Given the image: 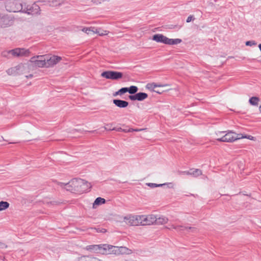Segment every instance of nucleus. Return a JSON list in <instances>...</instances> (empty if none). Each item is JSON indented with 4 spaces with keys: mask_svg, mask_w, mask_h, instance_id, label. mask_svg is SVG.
<instances>
[{
    "mask_svg": "<svg viewBox=\"0 0 261 261\" xmlns=\"http://www.w3.org/2000/svg\"><path fill=\"white\" fill-rule=\"evenodd\" d=\"M99 253L103 254H114L116 255L132 253V250L125 247H117L108 244L101 245V248Z\"/></svg>",
    "mask_w": 261,
    "mask_h": 261,
    "instance_id": "nucleus-3",
    "label": "nucleus"
},
{
    "mask_svg": "<svg viewBox=\"0 0 261 261\" xmlns=\"http://www.w3.org/2000/svg\"><path fill=\"white\" fill-rule=\"evenodd\" d=\"M29 62L33 67L46 68V55L34 56L31 58Z\"/></svg>",
    "mask_w": 261,
    "mask_h": 261,
    "instance_id": "nucleus-7",
    "label": "nucleus"
},
{
    "mask_svg": "<svg viewBox=\"0 0 261 261\" xmlns=\"http://www.w3.org/2000/svg\"><path fill=\"white\" fill-rule=\"evenodd\" d=\"M187 174H190L195 177H197L202 174V171L199 169H196L194 171L187 172Z\"/></svg>",
    "mask_w": 261,
    "mask_h": 261,
    "instance_id": "nucleus-25",
    "label": "nucleus"
},
{
    "mask_svg": "<svg viewBox=\"0 0 261 261\" xmlns=\"http://www.w3.org/2000/svg\"><path fill=\"white\" fill-rule=\"evenodd\" d=\"M12 23V21L9 17L3 15L0 13V25L2 27L11 25Z\"/></svg>",
    "mask_w": 261,
    "mask_h": 261,
    "instance_id": "nucleus-15",
    "label": "nucleus"
},
{
    "mask_svg": "<svg viewBox=\"0 0 261 261\" xmlns=\"http://www.w3.org/2000/svg\"><path fill=\"white\" fill-rule=\"evenodd\" d=\"M106 202V200L101 197L97 198L94 203H93V208H95L98 205H99L102 204H104Z\"/></svg>",
    "mask_w": 261,
    "mask_h": 261,
    "instance_id": "nucleus-19",
    "label": "nucleus"
},
{
    "mask_svg": "<svg viewBox=\"0 0 261 261\" xmlns=\"http://www.w3.org/2000/svg\"><path fill=\"white\" fill-rule=\"evenodd\" d=\"M152 40L157 42H161L168 45L178 44L182 41L180 39H170L161 34L154 35L152 37Z\"/></svg>",
    "mask_w": 261,
    "mask_h": 261,
    "instance_id": "nucleus-4",
    "label": "nucleus"
},
{
    "mask_svg": "<svg viewBox=\"0 0 261 261\" xmlns=\"http://www.w3.org/2000/svg\"><path fill=\"white\" fill-rule=\"evenodd\" d=\"M148 186L152 188H153V187H156L158 186H159L160 185H157L155 184L150 183V184H148Z\"/></svg>",
    "mask_w": 261,
    "mask_h": 261,
    "instance_id": "nucleus-34",
    "label": "nucleus"
},
{
    "mask_svg": "<svg viewBox=\"0 0 261 261\" xmlns=\"http://www.w3.org/2000/svg\"><path fill=\"white\" fill-rule=\"evenodd\" d=\"M10 76H20L26 79H32L34 77V69L32 64L27 63H20L8 68L6 71Z\"/></svg>",
    "mask_w": 261,
    "mask_h": 261,
    "instance_id": "nucleus-2",
    "label": "nucleus"
},
{
    "mask_svg": "<svg viewBox=\"0 0 261 261\" xmlns=\"http://www.w3.org/2000/svg\"><path fill=\"white\" fill-rule=\"evenodd\" d=\"M116 130L118 132H120V131H122L123 129L122 128L120 127V128H117Z\"/></svg>",
    "mask_w": 261,
    "mask_h": 261,
    "instance_id": "nucleus-36",
    "label": "nucleus"
},
{
    "mask_svg": "<svg viewBox=\"0 0 261 261\" xmlns=\"http://www.w3.org/2000/svg\"><path fill=\"white\" fill-rule=\"evenodd\" d=\"M139 215H127L119 217L118 220L122 224L129 226H139Z\"/></svg>",
    "mask_w": 261,
    "mask_h": 261,
    "instance_id": "nucleus-5",
    "label": "nucleus"
},
{
    "mask_svg": "<svg viewBox=\"0 0 261 261\" xmlns=\"http://www.w3.org/2000/svg\"><path fill=\"white\" fill-rule=\"evenodd\" d=\"M113 103L116 106L121 108H126L128 105V102L127 101L119 99L113 100Z\"/></svg>",
    "mask_w": 261,
    "mask_h": 261,
    "instance_id": "nucleus-18",
    "label": "nucleus"
},
{
    "mask_svg": "<svg viewBox=\"0 0 261 261\" xmlns=\"http://www.w3.org/2000/svg\"><path fill=\"white\" fill-rule=\"evenodd\" d=\"M10 204L7 201L0 202V211H5L9 207Z\"/></svg>",
    "mask_w": 261,
    "mask_h": 261,
    "instance_id": "nucleus-24",
    "label": "nucleus"
},
{
    "mask_svg": "<svg viewBox=\"0 0 261 261\" xmlns=\"http://www.w3.org/2000/svg\"><path fill=\"white\" fill-rule=\"evenodd\" d=\"M78 261H99L95 257H92L88 256H83L78 258Z\"/></svg>",
    "mask_w": 261,
    "mask_h": 261,
    "instance_id": "nucleus-21",
    "label": "nucleus"
},
{
    "mask_svg": "<svg viewBox=\"0 0 261 261\" xmlns=\"http://www.w3.org/2000/svg\"><path fill=\"white\" fill-rule=\"evenodd\" d=\"M9 53L11 54L13 57H17L29 56L30 55V51L28 49L20 48L12 49L9 51Z\"/></svg>",
    "mask_w": 261,
    "mask_h": 261,
    "instance_id": "nucleus-12",
    "label": "nucleus"
},
{
    "mask_svg": "<svg viewBox=\"0 0 261 261\" xmlns=\"http://www.w3.org/2000/svg\"><path fill=\"white\" fill-rule=\"evenodd\" d=\"M259 111L261 113V105L259 107Z\"/></svg>",
    "mask_w": 261,
    "mask_h": 261,
    "instance_id": "nucleus-37",
    "label": "nucleus"
},
{
    "mask_svg": "<svg viewBox=\"0 0 261 261\" xmlns=\"http://www.w3.org/2000/svg\"><path fill=\"white\" fill-rule=\"evenodd\" d=\"M40 8L36 4H33L32 5L28 6L27 12L29 14L36 15L40 12Z\"/></svg>",
    "mask_w": 261,
    "mask_h": 261,
    "instance_id": "nucleus-14",
    "label": "nucleus"
},
{
    "mask_svg": "<svg viewBox=\"0 0 261 261\" xmlns=\"http://www.w3.org/2000/svg\"><path fill=\"white\" fill-rule=\"evenodd\" d=\"M148 97L147 94L143 92H139L138 93H136L135 95H130L129 96V98L132 100H139V101H142L146 98H147Z\"/></svg>",
    "mask_w": 261,
    "mask_h": 261,
    "instance_id": "nucleus-16",
    "label": "nucleus"
},
{
    "mask_svg": "<svg viewBox=\"0 0 261 261\" xmlns=\"http://www.w3.org/2000/svg\"><path fill=\"white\" fill-rule=\"evenodd\" d=\"M127 90L129 93L133 94L136 93L138 91V88L135 86H132L129 88H127Z\"/></svg>",
    "mask_w": 261,
    "mask_h": 261,
    "instance_id": "nucleus-28",
    "label": "nucleus"
},
{
    "mask_svg": "<svg viewBox=\"0 0 261 261\" xmlns=\"http://www.w3.org/2000/svg\"><path fill=\"white\" fill-rule=\"evenodd\" d=\"M105 128L106 130H115V128L114 127H112V123L106 124L105 127Z\"/></svg>",
    "mask_w": 261,
    "mask_h": 261,
    "instance_id": "nucleus-32",
    "label": "nucleus"
},
{
    "mask_svg": "<svg viewBox=\"0 0 261 261\" xmlns=\"http://www.w3.org/2000/svg\"><path fill=\"white\" fill-rule=\"evenodd\" d=\"M128 92L127 88H122L119 90H118L117 92H116L115 94V95H121L122 94H124L126 92Z\"/></svg>",
    "mask_w": 261,
    "mask_h": 261,
    "instance_id": "nucleus-31",
    "label": "nucleus"
},
{
    "mask_svg": "<svg viewBox=\"0 0 261 261\" xmlns=\"http://www.w3.org/2000/svg\"><path fill=\"white\" fill-rule=\"evenodd\" d=\"M240 134L229 130L227 132L225 131V134L223 138H222L221 140L222 142H232L237 140H239Z\"/></svg>",
    "mask_w": 261,
    "mask_h": 261,
    "instance_id": "nucleus-10",
    "label": "nucleus"
},
{
    "mask_svg": "<svg viewBox=\"0 0 261 261\" xmlns=\"http://www.w3.org/2000/svg\"><path fill=\"white\" fill-rule=\"evenodd\" d=\"M139 226L151 225L154 224L155 215H139Z\"/></svg>",
    "mask_w": 261,
    "mask_h": 261,
    "instance_id": "nucleus-8",
    "label": "nucleus"
},
{
    "mask_svg": "<svg viewBox=\"0 0 261 261\" xmlns=\"http://www.w3.org/2000/svg\"><path fill=\"white\" fill-rule=\"evenodd\" d=\"M252 44H255L254 43H252V42L251 41H247L246 42V45H251Z\"/></svg>",
    "mask_w": 261,
    "mask_h": 261,
    "instance_id": "nucleus-35",
    "label": "nucleus"
},
{
    "mask_svg": "<svg viewBox=\"0 0 261 261\" xmlns=\"http://www.w3.org/2000/svg\"><path fill=\"white\" fill-rule=\"evenodd\" d=\"M155 222L154 224L156 225H164L167 224L168 222V219L165 216H159L157 217L155 215Z\"/></svg>",
    "mask_w": 261,
    "mask_h": 261,
    "instance_id": "nucleus-17",
    "label": "nucleus"
},
{
    "mask_svg": "<svg viewBox=\"0 0 261 261\" xmlns=\"http://www.w3.org/2000/svg\"><path fill=\"white\" fill-rule=\"evenodd\" d=\"M62 60V57L56 55H46V68L52 67Z\"/></svg>",
    "mask_w": 261,
    "mask_h": 261,
    "instance_id": "nucleus-11",
    "label": "nucleus"
},
{
    "mask_svg": "<svg viewBox=\"0 0 261 261\" xmlns=\"http://www.w3.org/2000/svg\"><path fill=\"white\" fill-rule=\"evenodd\" d=\"M123 73L115 71H106L101 73V76L106 79L112 80H118L123 77Z\"/></svg>",
    "mask_w": 261,
    "mask_h": 261,
    "instance_id": "nucleus-9",
    "label": "nucleus"
},
{
    "mask_svg": "<svg viewBox=\"0 0 261 261\" xmlns=\"http://www.w3.org/2000/svg\"><path fill=\"white\" fill-rule=\"evenodd\" d=\"M173 228L177 229V227H173Z\"/></svg>",
    "mask_w": 261,
    "mask_h": 261,
    "instance_id": "nucleus-39",
    "label": "nucleus"
},
{
    "mask_svg": "<svg viewBox=\"0 0 261 261\" xmlns=\"http://www.w3.org/2000/svg\"><path fill=\"white\" fill-rule=\"evenodd\" d=\"M82 31L86 33L88 35H92L95 34V29L94 28H83L82 29Z\"/></svg>",
    "mask_w": 261,
    "mask_h": 261,
    "instance_id": "nucleus-26",
    "label": "nucleus"
},
{
    "mask_svg": "<svg viewBox=\"0 0 261 261\" xmlns=\"http://www.w3.org/2000/svg\"><path fill=\"white\" fill-rule=\"evenodd\" d=\"M168 86H169V85L167 84L158 85L154 83H151L147 84L146 86V88L147 89H148L151 91L155 92L159 94H162L163 92H164V91H158V90H156V89L157 88H163V87H168Z\"/></svg>",
    "mask_w": 261,
    "mask_h": 261,
    "instance_id": "nucleus-13",
    "label": "nucleus"
},
{
    "mask_svg": "<svg viewBox=\"0 0 261 261\" xmlns=\"http://www.w3.org/2000/svg\"><path fill=\"white\" fill-rule=\"evenodd\" d=\"M58 185L71 193L81 194L86 192L91 188V184L82 179L74 178L67 183L59 182Z\"/></svg>",
    "mask_w": 261,
    "mask_h": 261,
    "instance_id": "nucleus-1",
    "label": "nucleus"
},
{
    "mask_svg": "<svg viewBox=\"0 0 261 261\" xmlns=\"http://www.w3.org/2000/svg\"><path fill=\"white\" fill-rule=\"evenodd\" d=\"M146 128H140V129H133V128H129V129H123L122 132L125 133L132 132L133 131L135 132H141L144 130H146Z\"/></svg>",
    "mask_w": 261,
    "mask_h": 261,
    "instance_id": "nucleus-30",
    "label": "nucleus"
},
{
    "mask_svg": "<svg viewBox=\"0 0 261 261\" xmlns=\"http://www.w3.org/2000/svg\"><path fill=\"white\" fill-rule=\"evenodd\" d=\"M87 250H94L99 253L100 250L101 245H93L87 246Z\"/></svg>",
    "mask_w": 261,
    "mask_h": 261,
    "instance_id": "nucleus-23",
    "label": "nucleus"
},
{
    "mask_svg": "<svg viewBox=\"0 0 261 261\" xmlns=\"http://www.w3.org/2000/svg\"><path fill=\"white\" fill-rule=\"evenodd\" d=\"M225 134V131H217L215 133V137L216 139L219 142H222L221 138H223Z\"/></svg>",
    "mask_w": 261,
    "mask_h": 261,
    "instance_id": "nucleus-22",
    "label": "nucleus"
},
{
    "mask_svg": "<svg viewBox=\"0 0 261 261\" xmlns=\"http://www.w3.org/2000/svg\"><path fill=\"white\" fill-rule=\"evenodd\" d=\"M247 139L250 140L255 141V138L251 135H243V134H240L239 139Z\"/></svg>",
    "mask_w": 261,
    "mask_h": 261,
    "instance_id": "nucleus-29",
    "label": "nucleus"
},
{
    "mask_svg": "<svg viewBox=\"0 0 261 261\" xmlns=\"http://www.w3.org/2000/svg\"><path fill=\"white\" fill-rule=\"evenodd\" d=\"M259 101L260 99L258 97L253 96L249 99V102L251 105L257 106H258Z\"/></svg>",
    "mask_w": 261,
    "mask_h": 261,
    "instance_id": "nucleus-20",
    "label": "nucleus"
},
{
    "mask_svg": "<svg viewBox=\"0 0 261 261\" xmlns=\"http://www.w3.org/2000/svg\"><path fill=\"white\" fill-rule=\"evenodd\" d=\"M156 90H158V91H164V90H161V89H156ZM167 91V90H164V92Z\"/></svg>",
    "mask_w": 261,
    "mask_h": 261,
    "instance_id": "nucleus-38",
    "label": "nucleus"
},
{
    "mask_svg": "<svg viewBox=\"0 0 261 261\" xmlns=\"http://www.w3.org/2000/svg\"><path fill=\"white\" fill-rule=\"evenodd\" d=\"M5 8L9 12L16 13L22 9V4L16 0H7L5 2Z\"/></svg>",
    "mask_w": 261,
    "mask_h": 261,
    "instance_id": "nucleus-6",
    "label": "nucleus"
},
{
    "mask_svg": "<svg viewBox=\"0 0 261 261\" xmlns=\"http://www.w3.org/2000/svg\"><path fill=\"white\" fill-rule=\"evenodd\" d=\"M95 34H98L99 36L107 35L109 34V31L100 29H95Z\"/></svg>",
    "mask_w": 261,
    "mask_h": 261,
    "instance_id": "nucleus-27",
    "label": "nucleus"
},
{
    "mask_svg": "<svg viewBox=\"0 0 261 261\" xmlns=\"http://www.w3.org/2000/svg\"><path fill=\"white\" fill-rule=\"evenodd\" d=\"M193 17L192 15L189 16L187 19V22H190L192 19H193Z\"/></svg>",
    "mask_w": 261,
    "mask_h": 261,
    "instance_id": "nucleus-33",
    "label": "nucleus"
}]
</instances>
